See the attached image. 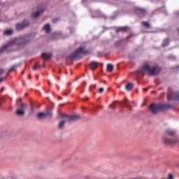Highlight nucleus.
Listing matches in <instances>:
<instances>
[{"label":"nucleus","instance_id":"a18cd8bd","mask_svg":"<svg viewBox=\"0 0 179 179\" xmlns=\"http://www.w3.org/2000/svg\"><path fill=\"white\" fill-rule=\"evenodd\" d=\"M69 86H71V83H69Z\"/></svg>","mask_w":179,"mask_h":179},{"label":"nucleus","instance_id":"864d4df0","mask_svg":"<svg viewBox=\"0 0 179 179\" xmlns=\"http://www.w3.org/2000/svg\"><path fill=\"white\" fill-rule=\"evenodd\" d=\"M169 95H168V99H169Z\"/></svg>","mask_w":179,"mask_h":179},{"label":"nucleus","instance_id":"f257e3e1","mask_svg":"<svg viewBox=\"0 0 179 179\" xmlns=\"http://www.w3.org/2000/svg\"><path fill=\"white\" fill-rule=\"evenodd\" d=\"M30 40H31V36H22L19 38H14L10 40L6 45L0 49V52L6 51V50H8V48L12 45H24V44H27V43H30Z\"/></svg>","mask_w":179,"mask_h":179},{"label":"nucleus","instance_id":"603ef678","mask_svg":"<svg viewBox=\"0 0 179 179\" xmlns=\"http://www.w3.org/2000/svg\"><path fill=\"white\" fill-rule=\"evenodd\" d=\"M59 99H62L61 97H59Z\"/></svg>","mask_w":179,"mask_h":179},{"label":"nucleus","instance_id":"8fccbe9b","mask_svg":"<svg viewBox=\"0 0 179 179\" xmlns=\"http://www.w3.org/2000/svg\"><path fill=\"white\" fill-rule=\"evenodd\" d=\"M94 79L96 80V79H97V78L94 77Z\"/></svg>","mask_w":179,"mask_h":179},{"label":"nucleus","instance_id":"c85d7f7f","mask_svg":"<svg viewBox=\"0 0 179 179\" xmlns=\"http://www.w3.org/2000/svg\"><path fill=\"white\" fill-rule=\"evenodd\" d=\"M173 96L175 100H179V92H175Z\"/></svg>","mask_w":179,"mask_h":179},{"label":"nucleus","instance_id":"4be33fe9","mask_svg":"<svg viewBox=\"0 0 179 179\" xmlns=\"http://www.w3.org/2000/svg\"><path fill=\"white\" fill-rule=\"evenodd\" d=\"M170 43V40L169 38H165L162 43V47H167Z\"/></svg>","mask_w":179,"mask_h":179},{"label":"nucleus","instance_id":"58836bf2","mask_svg":"<svg viewBox=\"0 0 179 179\" xmlns=\"http://www.w3.org/2000/svg\"><path fill=\"white\" fill-rule=\"evenodd\" d=\"M28 78H29V79H31V75L29 74V75H28Z\"/></svg>","mask_w":179,"mask_h":179},{"label":"nucleus","instance_id":"bb28decb","mask_svg":"<svg viewBox=\"0 0 179 179\" xmlns=\"http://www.w3.org/2000/svg\"><path fill=\"white\" fill-rule=\"evenodd\" d=\"M52 117V113L50 112H48L45 113V118H51Z\"/></svg>","mask_w":179,"mask_h":179},{"label":"nucleus","instance_id":"ddd939ff","mask_svg":"<svg viewBox=\"0 0 179 179\" xmlns=\"http://www.w3.org/2000/svg\"><path fill=\"white\" fill-rule=\"evenodd\" d=\"M43 29L45 30L47 34L51 33V26L50 24H45Z\"/></svg>","mask_w":179,"mask_h":179},{"label":"nucleus","instance_id":"a878e982","mask_svg":"<svg viewBox=\"0 0 179 179\" xmlns=\"http://www.w3.org/2000/svg\"><path fill=\"white\" fill-rule=\"evenodd\" d=\"M117 103V101H113L110 106V108H111L112 110H115V108H117V106H115V103Z\"/></svg>","mask_w":179,"mask_h":179},{"label":"nucleus","instance_id":"2eb2a0df","mask_svg":"<svg viewBox=\"0 0 179 179\" xmlns=\"http://www.w3.org/2000/svg\"><path fill=\"white\" fill-rule=\"evenodd\" d=\"M122 104H123L124 106H127L129 108V110H132L134 107L129 104H128V99H125L122 101Z\"/></svg>","mask_w":179,"mask_h":179},{"label":"nucleus","instance_id":"e433bc0d","mask_svg":"<svg viewBox=\"0 0 179 179\" xmlns=\"http://www.w3.org/2000/svg\"><path fill=\"white\" fill-rule=\"evenodd\" d=\"M96 87H97V85L96 84H94V85H91L90 87H93L94 89H96Z\"/></svg>","mask_w":179,"mask_h":179},{"label":"nucleus","instance_id":"79ce46f5","mask_svg":"<svg viewBox=\"0 0 179 179\" xmlns=\"http://www.w3.org/2000/svg\"><path fill=\"white\" fill-rule=\"evenodd\" d=\"M103 83H107V81H106V80H103Z\"/></svg>","mask_w":179,"mask_h":179},{"label":"nucleus","instance_id":"4468645a","mask_svg":"<svg viewBox=\"0 0 179 179\" xmlns=\"http://www.w3.org/2000/svg\"><path fill=\"white\" fill-rule=\"evenodd\" d=\"M51 57H52V54L51 53H45V52L42 53V58L43 59H50Z\"/></svg>","mask_w":179,"mask_h":179},{"label":"nucleus","instance_id":"7c9ffc66","mask_svg":"<svg viewBox=\"0 0 179 179\" xmlns=\"http://www.w3.org/2000/svg\"><path fill=\"white\" fill-rule=\"evenodd\" d=\"M38 68H41V66L40 65H37V64H36L34 65V66L33 67V71H36V69H38Z\"/></svg>","mask_w":179,"mask_h":179},{"label":"nucleus","instance_id":"f03ea898","mask_svg":"<svg viewBox=\"0 0 179 179\" xmlns=\"http://www.w3.org/2000/svg\"><path fill=\"white\" fill-rule=\"evenodd\" d=\"M160 71H162V68L157 66L151 67L150 62H145L143 64L141 73L143 75L147 73L148 76H155V75H159V73H160Z\"/></svg>","mask_w":179,"mask_h":179},{"label":"nucleus","instance_id":"f3484780","mask_svg":"<svg viewBox=\"0 0 179 179\" xmlns=\"http://www.w3.org/2000/svg\"><path fill=\"white\" fill-rule=\"evenodd\" d=\"M134 83H129L126 85L125 88H126L129 92H131V90H132V89H134Z\"/></svg>","mask_w":179,"mask_h":179},{"label":"nucleus","instance_id":"3c124183","mask_svg":"<svg viewBox=\"0 0 179 179\" xmlns=\"http://www.w3.org/2000/svg\"><path fill=\"white\" fill-rule=\"evenodd\" d=\"M120 112H122V110H121Z\"/></svg>","mask_w":179,"mask_h":179},{"label":"nucleus","instance_id":"39448f33","mask_svg":"<svg viewBox=\"0 0 179 179\" xmlns=\"http://www.w3.org/2000/svg\"><path fill=\"white\" fill-rule=\"evenodd\" d=\"M26 108H27V103H22L20 106V108L15 111L16 115H17V117H24V114H26Z\"/></svg>","mask_w":179,"mask_h":179},{"label":"nucleus","instance_id":"412c9836","mask_svg":"<svg viewBox=\"0 0 179 179\" xmlns=\"http://www.w3.org/2000/svg\"><path fill=\"white\" fill-rule=\"evenodd\" d=\"M66 122V119H65V120H62L59 124H58V128H59V129H62V128H64V125H65V122Z\"/></svg>","mask_w":179,"mask_h":179},{"label":"nucleus","instance_id":"c756f323","mask_svg":"<svg viewBox=\"0 0 179 179\" xmlns=\"http://www.w3.org/2000/svg\"><path fill=\"white\" fill-rule=\"evenodd\" d=\"M59 20H61V19L59 17H56L55 19L52 20V23H57V22H59Z\"/></svg>","mask_w":179,"mask_h":179},{"label":"nucleus","instance_id":"a211bd4d","mask_svg":"<svg viewBox=\"0 0 179 179\" xmlns=\"http://www.w3.org/2000/svg\"><path fill=\"white\" fill-rule=\"evenodd\" d=\"M20 65H22V64H14L13 66L10 67V69H8V73H9L12 72L13 71H15V69H16L17 68H19V66H20Z\"/></svg>","mask_w":179,"mask_h":179},{"label":"nucleus","instance_id":"5701e85b","mask_svg":"<svg viewBox=\"0 0 179 179\" xmlns=\"http://www.w3.org/2000/svg\"><path fill=\"white\" fill-rule=\"evenodd\" d=\"M107 71L108 72H113L114 71V66L113 64H108L107 65Z\"/></svg>","mask_w":179,"mask_h":179},{"label":"nucleus","instance_id":"aec40b11","mask_svg":"<svg viewBox=\"0 0 179 179\" xmlns=\"http://www.w3.org/2000/svg\"><path fill=\"white\" fill-rule=\"evenodd\" d=\"M166 135H171V136H174V135H176V131L170 129H168L166 130Z\"/></svg>","mask_w":179,"mask_h":179},{"label":"nucleus","instance_id":"72a5a7b5","mask_svg":"<svg viewBox=\"0 0 179 179\" xmlns=\"http://www.w3.org/2000/svg\"><path fill=\"white\" fill-rule=\"evenodd\" d=\"M5 79H6V78H0V83H1V82H3V80H5Z\"/></svg>","mask_w":179,"mask_h":179},{"label":"nucleus","instance_id":"1a4fd4ad","mask_svg":"<svg viewBox=\"0 0 179 179\" xmlns=\"http://www.w3.org/2000/svg\"><path fill=\"white\" fill-rule=\"evenodd\" d=\"M162 141L163 143H164L165 145H169V146H173V145H176V143H177L176 140H171L166 137H163Z\"/></svg>","mask_w":179,"mask_h":179},{"label":"nucleus","instance_id":"f704fd0d","mask_svg":"<svg viewBox=\"0 0 179 179\" xmlns=\"http://www.w3.org/2000/svg\"><path fill=\"white\" fill-rule=\"evenodd\" d=\"M69 93H71V90H69L68 91V92H65V93H64V96H68V94H69Z\"/></svg>","mask_w":179,"mask_h":179},{"label":"nucleus","instance_id":"c9c22d12","mask_svg":"<svg viewBox=\"0 0 179 179\" xmlns=\"http://www.w3.org/2000/svg\"><path fill=\"white\" fill-rule=\"evenodd\" d=\"M4 72V70L2 69H0V75H2Z\"/></svg>","mask_w":179,"mask_h":179},{"label":"nucleus","instance_id":"4c0bfd02","mask_svg":"<svg viewBox=\"0 0 179 179\" xmlns=\"http://www.w3.org/2000/svg\"><path fill=\"white\" fill-rule=\"evenodd\" d=\"M148 90H149L148 88H143V92H148Z\"/></svg>","mask_w":179,"mask_h":179},{"label":"nucleus","instance_id":"7ed1b4c3","mask_svg":"<svg viewBox=\"0 0 179 179\" xmlns=\"http://www.w3.org/2000/svg\"><path fill=\"white\" fill-rule=\"evenodd\" d=\"M170 108H173V106L169 103H151L149 107L152 114H157L160 110H164Z\"/></svg>","mask_w":179,"mask_h":179},{"label":"nucleus","instance_id":"cd10ccee","mask_svg":"<svg viewBox=\"0 0 179 179\" xmlns=\"http://www.w3.org/2000/svg\"><path fill=\"white\" fill-rule=\"evenodd\" d=\"M122 44V41H116L115 43V47H117V48L121 47Z\"/></svg>","mask_w":179,"mask_h":179},{"label":"nucleus","instance_id":"2f4dec72","mask_svg":"<svg viewBox=\"0 0 179 179\" xmlns=\"http://www.w3.org/2000/svg\"><path fill=\"white\" fill-rule=\"evenodd\" d=\"M103 92H104V88L103 87L99 88V93L101 94L103 93Z\"/></svg>","mask_w":179,"mask_h":179},{"label":"nucleus","instance_id":"423d86ee","mask_svg":"<svg viewBox=\"0 0 179 179\" xmlns=\"http://www.w3.org/2000/svg\"><path fill=\"white\" fill-rule=\"evenodd\" d=\"M62 118H66L67 122H72L73 121H78L80 116L79 115H67L65 113L62 114Z\"/></svg>","mask_w":179,"mask_h":179},{"label":"nucleus","instance_id":"9b49d317","mask_svg":"<svg viewBox=\"0 0 179 179\" xmlns=\"http://www.w3.org/2000/svg\"><path fill=\"white\" fill-rule=\"evenodd\" d=\"M98 66H99V64L97 63V62L93 61V62H91V63L90 64V67L92 71L97 69Z\"/></svg>","mask_w":179,"mask_h":179},{"label":"nucleus","instance_id":"a19ab883","mask_svg":"<svg viewBox=\"0 0 179 179\" xmlns=\"http://www.w3.org/2000/svg\"><path fill=\"white\" fill-rule=\"evenodd\" d=\"M78 79H79V77H77V78H76V81L78 80Z\"/></svg>","mask_w":179,"mask_h":179},{"label":"nucleus","instance_id":"6e6552de","mask_svg":"<svg viewBox=\"0 0 179 179\" xmlns=\"http://www.w3.org/2000/svg\"><path fill=\"white\" fill-rule=\"evenodd\" d=\"M134 13L138 15V17H145L148 15V11L145 8H136L134 9Z\"/></svg>","mask_w":179,"mask_h":179},{"label":"nucleus","instance_id":"393cba45","mask_svg":"<svg viewBox=\"0 0 179 179\" xmlns=\"http://www.w3.org/2000/svg\"><path fill=\"white\" fill-rule=\"evenodd\" d=\"M128 27H120L117 29V33L120 31H127Z\"/></svg>","mask_w":179,"mask_h":179},{"label":"nucleus","instance_id":"09e8293b","mask_svg":"<svg viewBox=\"0 0 179 179\" xmlns=\"http://www.w3.org/2000/svg\"><path fill=\"white\" fill-rule=\"evenodd\" d=\"M0 106H2V103L0 102Z\"/></svg>","mask_w":179,"mask_h":179},{"label":"nucleus","instance_id":"b1692460","mask_svg":"<svg viewBox=\"0 0 179 179\" xmlns=\"http://www.w3.org/2000/svg\"><path fill=\"white\" fill-rule=\"evenodd\" d=\"M37 118L43 120V118H45V114L44 113H39L37 115Z\"/></svg>","mask_w":179,"mask_h":179},{"label":"nucleus","instance_id":"de8ad7c7","mask_svg":"<svg viewBox=\"0 0 179 179\" xmlns=\"http://www.w3.org/2000/svg\"><path fill=\"white\" fill-rule=\"evenodd\" d=\"M86 100H89V98L87 97Z\"/></svg>","mask_w":179,"mask_h":179},{"label":"nucleus","instance_id":"c03bdc74","mask_svg":"<svg viewBox=\"0 0 179 179\" xmlns=\"http://www.w3.org/2000/svg\"><path fill=\"white\" fill-rule=\"evenodd\" d=\"M48 83H49V85H51V83L50 81H48Z\"/></svg>","mask_w":179,"mask_h":179},{"label":"nucleus","instance_id":"6ab92c4d","mask_svg":"<svg viewBox=\"0 0 179 179\" xmlns=\"http://www.w3.org/2000/svg\"><path fill=\"white\" fill-rule=\"evenodd\" d=\"M142 24L144 26V27H145V29H152V25H150V24L146 21H143Z\"/></svg>","mask_w":179,"mask_h":179},{"label":"nucleus","instance_id":"0eeeda50","mask_svg":"<svg viewBox=\"0 0 179 179\" xmlns=\"http://www.w3.org/2000/svg\"><path fill=\"white\" fill-rule=\"evenodd\" d=\"M29 26H30V22L25 20L21 23L16 24L15 27L18 31H20V30H23V29H26V27H29Z\"/></svg>","mask_w":179,"mask_h":179},{"label":"nucleus","instance_id":"ea45409f","mask_svg":"<svg viewBox=\"0 0 179 179\" xmlns=\"http://www.w3.org/2000/svg\"><path fill=\"white\" fill-rule=\"evenodd\" d=\"M22 75H24V71H22Z\"/></svg>","mask_w":179,"mask_h":179},{"label":"nucleus","instance_id":"473e14b6","mask_svg":"<svg viewBox=\"0 0 179 179\" xmlns=\"http://www.w3.org/2000/svg\"><path fill=\"white\" fill-rule=\"evenodd\" d=\"M30 109H31V111H32V112L34 111V106H33V104H31Z\"/></svg>","mask_w":179,"mask_h":179},{"label":"nucleus","instance_id":"37998d69","mask_svg":"<svg viewBox=\"0 0 179 179\" xmlns=\"http://www.w3.org/2000/svg\"><path fill=\"white\" fill-rule=\"evenodd\" d=\"M83 85H86V82H83Z\"/></svg>","mask_w":179,"mask_h":179},{"label":"nucleus","instance_id":"20e7f679","mask_svg":"<svg viewBox=\"0 0 179 179\" xmlns=\"http://www.w3.org/2000/svg\"><path fill=\"white\" fill-rule=\"evenodd\" d=\"M89 54V50H86L85 46H80L79 48L76 50L75 52L72 53L69 56L70 59H80L82 55H87Z\"/></svg>","mask_w":179,"mask_h":179},{"label":"nucleus","instance_id":"f8f14e48","mask_svg":"<svg viewBox=\"0 0 179 179\" xmlns=\"http://www.w3.org/2000/svg\"><path fill=\"white\" fill-rule=\"evenodd\" d=\"M92 17H101V12L99 10H96L92 13Z\"/></svg>","mask_w":179,"mask_h":179},{"label":"nucleus","instance_id":"9d476101","mask_svg":"<svg viewBox=\"0 0 179 179\" xmlns=\"http://www.w3.org/2000/svg\"><path fill=\"white\" fill-rule=\"evenodd\" d=\"M44 10H45V8H44V6L41 7L39 9H38L36 10V12H34L32 13V17H38L40 16V15H41V13H43V12H44Z\"/></svg>","mask_w":179,"mask_h":179},{"label":"nucleus","instance_id":"49530a36","mask_svg":"<svg viewBox=\"0 0 179 179\" xmlns=\"http://www.w3.org/2000/svg\"><path fill=\"white\" fill-rule=\"evenodd\" d=\"M151 93H155V91H152Z\"/></svg>","mask_w":179,"mask_h":179},{"label":"nucleus","instance_id":"dca6fc26","mask_svg":"<svg viewBox=\"0 0 179 179\" xmlns=\"http://www.w3.org/2000/svg\"><path fill=\"white\" fill-rule=\"evenodd\" d=\"M3 36H12L13 34V30L12 29H6L3 33Z\"/></svg>","mask_w":179,"mask_h":179}]
</instances>
